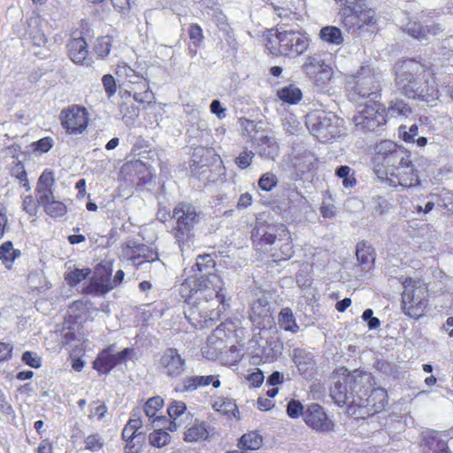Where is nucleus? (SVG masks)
<instances>
[{
    "label": "nucleus",
    "instance_id": "f257e3e1",
    "mask_svg": "<svg viewBox=\"0 0 453 453\" xmlns=\"http://www.w3.org/2000/svg\"><path fill=\"white\" fill-rule=\"evenodd\" d=\"M190 272L195 274L188 275L180 287L187 305L185 317L196 327L211 326L226 310L223 282L214 258L211 254L198 255Z\"/></svg>",
    "mask_w": 453,
    "mask_h": 453
},
{
    "label": "nucleus",
    "instance_id": "f03ea898",
    "mask_svg": "<svg viewBox=\"0 0 453 453\" xmlns=\"http://www.w3.org/2000/svg\"><path fill=\"white\" fill-rule=\"evenodd\" d=\"M395 83L402 94L411 99L433 104L439 99V89L434 75L414 59H404L395 65Z\"/></svg>",
    "mask_w": 453,
    "mask_h": 453
},
{
    "label": "nucleus",
    "instance_id": "7ed1b4c3",
    "mask_svg": "<svg viewBox=\"0 0 453 453\" xmlns=\"http://www.w3.org/2000/svg\"><path fill=\"white\" fill-rule=\"evenodd\" d=\"M371 375L361 373L358 371L353 372L343 369V372L334 377V386L330 389V395L334 403L339 405H357L364 403L362 399L367 395V389H363L365 384H370Z\"/></svg>",
    "mask_w": 453,
    "mask_h": 453
},
{
    "label": "nucleus",
    "instance_id": "20e7f679",
    "mask_svg": "<svg viewBox=\"0 0 453 453\" xmlns=\"http://www.w3.org/2000/svg\"><path fill=\"white\" fill-rule=\"evenodd\" d=\"M309 46L308 38L300 31L279 30L269 39L267 48L272 54L296 57L303 54Z\"/></svg>",
    "mask_w": 453,
    "mask_h": 453
},
{
    "label": "nucleus",
    "instance_id": "39448f33",
    "mask_svg": "<svg viewBox=\"0 0 453 453\" xmlns=\"http://www.w3.org/2000/svg\"><path fill=\"white\" fill-rule=\"evenodd\" d=\"M173 218L176 219L174 237L180 251L185 247L190 248L192 239L191 230L199 221V214L190 203H179L173 211Z\"/></svg>",
    "mask_w": 453,
    "mask_h": 453
},
{
    "label": "nucleus",
    "instance_id": "423d86ee",
    "mask_svg": "<svg viewBox=\"0 0 453 453\" xmlns=\"http://www.w3.org/2000/svg\"><path fill=\"white\" fill-rule=\"evenodd\" d=\"M352 121L357 131L377 132L387 122L385 107L371 99L365 104L359 105Z\"/></svg>",
    "mask_w": 453,
    "mask_h": 453
},
{
    "label": "nucleus",
    "instance_id": "0eeeda50",
    "mask_svg": "<svg viewBox=\"0 0 453 453\" xmlns=\"http://www.w3.org/2000/svg\"><path fill=\"white\" fill-rule=\"evenodd\" d=\"M342 122L334 113L321 111L309 116L306 126L319 141L328 142L340 135Z\"/></svg>",
    "mask_w": 453,
    "mask_h": 453
},
{
    "label": "nucleus",
    "instance_id": "6e6552de",
    "mask_svg": "<svg viewBox=\"0 0 453 453\" xmlns=\"http://www.w3.org/2000/svg\"><path fill=\"white\" fill-rule=\"evenodd\" d=\"M354 79L355 85L349 92V98L351 101L357 102L360 98L375 100L380 96V73L375 70L369 66H362Z\"/></svg>",
    "mask_w": 453,
    "mask_h": 453
},
{
    "label": "nucleus",
    "instance_id": "1a4fd4ad",
    "mask_svg": "<svg viewBox=\"0 0 453 453\" xmlns=\"http://www.w3.org/2000/svg\"><path fill=\"white\" fill-rule=\"evenodd\" d=\"M427 291L419 281L406 280L403 282L402 294L403 310L409 317L418 319L423 314L427 305Z\"/></svg>",
    "mask_w": 453,
    "mask_h": 453
},
{
    "label": "nucleus",
    "instance_id": "9d476101",
    "mask_svg": "<svg viewBox=\"0 0 453 453\" xmlns=\"http://www.w3.org/2000/svg\"><path fill=\"white\" fill-rule=\"evenodd\" d=\"M375 22V12L364 0H357L343 9L342 23L349 30H359Z\"/></svg>",
    "mask_w": 453,
    "mask_h": 453
},
{
    "label": "nucleus",
    "instance_id": "9b49d317",
    "mask_svg": "<svg viewBox=\"0 0 453 453\" xmlns=\"http://www.w3.org/2000/svg\"><path fill=\"white\" fill-rule=\"evenodd\" d=\"M375 161L388 169L400 167L411 161L410 152L390 140H385L375 147Z\"/></svg>",
    "mask_w": 453,
    "mask_h": 453
},
{
    "label": "nucleus",
    "instance_id": "f8f14e48",
    "mask_svg": "<svg viewBox=\"0 0 453 453\" xmlns=\"http://www.w3.org/2000/svg\"><path fill=\"white\" fill-rule=\"evenodd\" d=\"M111 271L102 266L96 268L95 276L90 283L83 289L85 294L103 296L121 283L125 277L122 270L117 271L113 279H111Z\"/></svg>",
    "mask_w": 453,
    "mask_h": 453
},
{
    "label": "nucleus",
    "instance_id": "ddd939ff",
    "mask_svg": "<svg viewBox=\"0 0 453 453\" xmlns=\"http://www.w3.org/2000/svg\"><path fill=\"white\" fill-rule=\"evenodd\" d=\"M386 180L389 186L410 188L419 185L418 171L414 168L411 160L405 165L388 169L386 171Z\"/></svg>",
    "mask_w": 453,
    "mask_h": 453
},
{
    "label": "nucleus",
    "instance_id": "4468645a",
    "mask_svg": "<svg viewBox=\"0 0 453 453\" xmlns=\"http://www.w3.org/2000/svg\"><path fill=\"white\" fill-rule=\"evenodd\" d=\"M60 119L66 132L81 134L88 126V111L86 108L73 104L61 111Z\"/></svg>",
    "mask_w": 453,
    "mask_h": 453
},
{
    "label": "nucleus",
    "instance_id": "2eb2a0df",
    "mask_svg": "<svg viewBox=\"0 0 453 453\" xmlns=\"http://www.w3.org/2000/svg\"><path fill=\"white\" fill-rule=\"evenodd\" d=\"M303 418L308 426L319 433L334 431V423L327 417L322 406L318 403L308 405L303 411Z\"/></svg>",
    "mask_w": 453,
    "mask_h": 453
},
{
    "label": "nucleus",
    "instance_id": "dca6fc26",
    "mask_svg": "<svg viewBox=\"0 0 453 453\" xmlns=\"http://www.w3.org/2000/svg\"><path fill=\"white\" fill-rule=\"evenodd\" d=\"M159 362L164 374L171 379L180 378L187 368L186 359L181 357L175 348L166 349L163 352Z\"/></svg>",
    "mask_w": 453,
    "mask_h": 453
},
{
    "label": "nucleus",
    "instance_id": "f3484780",
    "mask_svg": "<svg viewBox=\"0 0 453 453\" xmlns=\"http://www.w3.org/2000/svg\"><path fill=\"white\" fill-rule=\"evenodd\" d=\"M257 126L254 121H249L245 129L254 142L257 143L259 156L274 160L279 155V145L276 139L264 134L260 136L251 135V131H257Z\"/></svg>",
    "mask_w": 453,
    "mask_h": 453
},
{
    "label": "nucleus",
    "instance_id": "a211bd4d",
    "mask_svg": "<svg viewBox=\"0 0 453 453\" xmlns=\"http://www.w3.org/2000/svg\"><path fill=\"white\" fill-rule=\"evenodd\" d=\"M210 384L215 388H219L221 382L219 380V375L187 376L176 384L175 391L179 393L193 392L200 388L209 386Z\"/></svg>",
    "mask_w": 453,
    "mask_h": 453
},
{
    "label": "nucleus",
    "instance_id": "6ab92c4d",
    "mask_svg": "<svg viewBox=\"0 0 453 453\" xmlns=\"http://www.w3.org/2000/svg\"><path fill=\"white\" fill-rule=\"evenodd\" d=\"M67 52L70 59L78 65H89L88 43L82 37L73 38L67 43Z\"/></svg>",
    "mask_w": 453,
    "mask_h": 453
},
{
    "label": "nucleus",
    "instance_id": "aec40b11",
    "mask_svg": "<svg viewBox=\"0 0 453 453\" xmlns=\"http://www.w3.org/2000/svg\"><path fill=\"white\" fill-rule=\"evenodd\" d=\"M372 383L370 382V384H365V388H363V389H367V395L362 399L364 403L361 406H371L374 412H379L388 403V393L382 388L370 389Z\"/></svg>",
    "mask_w": 453,
    "mask_h": 453
},
{
    "label": "nucleus",
    "instance_id": "412c9836",
    "mask_svg": "<svg viewBox=\"0 0 453 453\" xmlns=\"http://www.w3.org/2000/svg\"><path fill=\"white\" fill-rule=\"evenodd\" d=\"M126 254L134 262L140 257L143 258L144 260L138 262V265H142L144 262L158 260L157 253L145 244H136L135 242L129 243L127 246Z\"/></svg>",
    "mask_w": 453,
    "mask_h": 453
},
{
    "label": "nucleus",
    "instance_id": "4be33fe9",
    "mask_svg": "<svg viewBox=\"0 0 453 453\" xmlns=\"http://www.w3.org/2000/svg\"><path fill=\"white\" fill-rule=\"evenodd\" d=\"M290 357L301 374H306L315 367L313 355L303 349H294Z\"/></svg>",
    "mask_w": 453,
    "mask_h": 453
},
{
    "label": "nucleus",
    "instance_id": "5701e85b",
    "mask_svg": "<svg viewBox=\"0 0 453 453\" xmlns=\"http://www.w3.org/2000/svg\"><path fill=\"white\" fill-rule=\"evenodd\" d=\"M303 70L310 77L321 73L325 78L330 79L332 74L331 67L326 65L323 59L315 56H309L306 58L303 65Z\"/></svg>",
    "mask_w": 453,
    "mask_h": 453
},
{
    "label": "nucleus",
    "instance_id": "b1692460",
    "mask_svg": "<svg viewBox=\"0 0 453 453\" xmlns=\"http://www.w3.org/2000/svg\"><path fill=\"white\" fill-rule=\"evenodd\" d=\"M187 406L181 401H173L168 407L167 411L172 421L168 426L171 432L176 431L181 426H184L183 418H188L189 413L186 412Z\"/></svg>",
    "mask_w": 453,
    "mask_h": 453
},
{
    "label": "nucleus",
    "instance_id": "393cba45",
    "mask_svg": "<svg viewBox=\"0 0 453 453\" xmlns=\"http://www.w3.org/2000/svg\"><path fill=\"white\" fill-rule=\"evenodd\" d=\"M115 73L119 78L138 87H146V83L149 82L142 74L138 73L124 62L117 65Z\"/></svg>",
    "mask_w": 453,
    "mask_h": 453
},
{
    "label": "nucleus",
    "instance_id": "a878e982",
    "mask_svg": "<svg viewBox=\"0 0 453 453\" xmlns=\"http://www.w3.org/2000/svg\"><path fill=\"white\" fill-rule=\"evenodd\" d=\"M114 345L103 350L94 362V368L100 373L106 374L111 372L118 364L112 353Z\"/></svg>",
    "mask_w": 453,
    "mask_h": 453
},
{
    "label": "nucleus",
    "instance_id": "bb28decb",
    "mask_svg": "<svg viewBox=\"0 0 453 453\" xmlns=\"http://www.w3.org/2000/svg\"><path fill=\"white\" fill-rule=\"evenodd\" d=\"M55 179L53 173L49 170H44L39 177L36 185L37 201H47V196H51L52 186Z\"/></svg>",
    "mask_w": 453,
    "mask_h": 453
},
{
    "label": "nucleus",
    "instance_id": "cd10ccee",
    "mask_svg": "<svg viewBox=\"0 0 453 453\" xmlns=\"http://www.w3.org/2000/svg\"><path fill=\"white\" fill-rule=\"evenodd\" d=\"M356 256L362 270L369 271L372 267L375 260V253L373 249L365 242H361L357 244Z\"/></svg>",
    "mask_w": 453,
    "mask_h": 453
},
{
    "label": "nucleus",
    "instance_id": "c85d7f7f",
    "mask_svg": "<svg viewBox=\"0 0 453 453\" xmlns=\"http://www.w3.org/2000/svg\"><path fill=\"white\" fill-rule=\"evenodd\" d=\"M44 208V211L52 218L63 217L66 211V206L62 202L55 200L54 196H47V201H37Z\"/></svg>",
    "mask_w": 453,
    "mask_h": 453
},
{
    "label": "nucleus",
    "instance_id": "c756f323",
    "mask_svg": "<svg viewBox=\"0 0 453 453\" xmlns=\"http://www.w3.org/2000/svg\"><path fill=\"white\" fill-rule=\"evenodd\" d=\"M277 95L280 100L289 104H298L303 97L301 89L294 84L280 88Z\"/></svg>",
    "mask_w": 453,
    "mask_h": 453
},
{
    "label": "nucleus",
    "instance_id": "7c9ffc66",
    "mask_svg": "<svg viewBox=\"0 0 453 453\" xmlns=\"http://www.w3.org/2000/svg\"><path fill=\"white\" fill-rule=\"evenodd\" d=\"M207 426L204 422H196L184 433V440L188 442L197 441L208 437Z\"/></svg>",
    "mask_w": 453,
    "mask_h": 453
},
{
    "label": "nucleus",
    "instance_id": "2f4dec72",
    "mask_svg": "<svg viewBox=\"0 0 453 453\" xmlns=\"http://www.w3.org/2000/svg\"><path fill=\"white\" fill-rule=\"evenodd\" d=\"M278 323L281 328L294 334L297 333L300 328L290 308L281 309L279 313Z\"/></svg>",
    "mask_w": 453,
    "mask_h": 453
},
{
    "label": "nucleus",
    "instance_id": "473e14b6",
    "mask_svg": "<svg viewBox=\"0 0 453 453\" xmlns=\"http://www.w3.org/2000/svg\"><path fill=\"white\" fill-rule=\"evenodd\" d=\"M282 343L278 340L267 341L265 346L262 349V358L265 363L275 360L282 353Z\"/></svg>",
    "mask_w": 453,
    "mask_h": 453
},
{
    "label": "nucleus",
    "instance_id": "72a5a7b5",
    "mask_svg": "<svg viewBox=\"0 0 453 453\" xmlns=\"http://www.w3.org/2000/svg\"><path fill=\"white\" fill-rule=\"evenodd\" d=\"M20 256V250H15L12 242L7 241L0 246V260L6 268H11L14 260Z\"/></svg>",
    "mask_w": 453,
    "mask_h": 453
},
{
    "label": "nucleus",
    "instance_id": "f704fd0d",
    "mask_svg": "<svg viewBox=\"0 0 453 453\" xmlns=\"http://www.w3.org/2000/svg\"><path fill=\"white\" fill-rule=\"evenodd\" d=\"M263 442L262 436L257 432L244 434L238 442V447L242 449L256 450L260 448Z\"/></svg>",
    "mask_w": 453,
    "mask_h": 453
},
{
    "label": "nucleus",
    "instance_id": "c9c22d12",
    "mask_svg": "<svg viewBox=\"0 0 453 453\" xmlns=\"http://www.w3.org/2000/svg\"><path fill=\"white\" fill-rule=\"evenodd\" d=\"M319 37L322 41L340 45L343 42V36L340 28L334 26H326L320 29Z\"/></svg>",
    "mask_w": 453,
    "mask_h": 453
},
{
    "label": "nucleus",
    "instance_id": "e433bc0d",
    "mask_svg": "<svg viewBox=\"0 0 453 453\" xmlns=\"http://www.w3.org/2000/svg\"><path fill=\"white\" fill-rule=\"evenodd\" d=\"M212 406L213 409L219 412L239 418L237 416L239 414V411L235 403L232 399L219 397L214 402Z\"/></svg>",
    "mask_w": 453,
    "mask_h": 453
},
{
    "label": "nucleus",
    "instance_id": "4c0bfd02",
    "mask_svg": "<svg viewBox=\"0 0 453 453\" xmlns=\"http://www.w3.org/2000/svg\"><path fill=\"white\" fill-rule=\"evenodd\" d=\"M268 301L266 298H258L254 301L250 307V318L253 322H257L260 318L267 316Z\"/></svg>",
    "mask_w": 453,
    "mask_h": 453
},
{
    "label": "nucleus",
    "instance_id": "58836bf2",
    "mask_svg": "<svg viewBox=\"0 0 453 453\" xmlns=\"http://www.w3.org/2000/svg\"><path fill=\"white\" fill-rule=\"evenodd\" d=\"M411 113V107L402 99H395L391 102L390 106L388 109L387 116H405L407 117Z\"/></svg>",
    "mask_w": 453,
    "mask_h": 453
},
{
    "label": "nucleus",
    "instance_id": "ea45409f",
    "mask_svg": "<svg viewBox=\"0 0 453 453\" xmlns=\"http://www.w3.org/2000/svg\"><path fill=\"white\" fill-rule=\"evenodd\" d=\"M404 31L419 41L426 39L425 26L419 20L410 19L405 25Z\"/></svg>",
    "mask_w": 453,
    "mask_h": 453
},
{
    "label": "nucleus",
    "instance_id": "a19ab883",
    "mask_svg": "<svg viewBox=\"0 0 453 453\" xmlns=\"http://www.w3.org/2000/svg\"><path fill=\"white\" fill-rule=\"evenodd\" d=\"M91 273L89 268L74 269L65 273V280L71 287H75L81 281L85 280Z\"/></svg>",
    "mask_w": 453,
    "mask_h": 453
},
{
    "label": "nucleus",
    "instance_id": "79ce46f5",
    "mask_svg": "<svg viewBox=\"0 0 453 453\" xmlns=\"http://www.w3.org/2000/svg\"><path fill=\"white\" fill-rule=\"evenodd\" d=\"M170 434L163 429L154 430L149 435V442L151 446L162 448L170 442Z\"/></svg>",
    "mask_w": 453,
    "mask_h": 453
},
{
    "label": "nucleus",
    "instance_id": "37998d69",
    "mask_svg": "<svg viewBox=\"0 0 453 453\" xmlns=\"http://www.w3.org/2000/svg\"><path fill=\"white\" fill-rule=\"evenodd\" d=\"M318 159L315 155L310 151H305L300 157L296 158L295 165L299 167L301 172L310 171L316 167Z\"/></svg>",
    "mask_w": 453,
    "mask_h": 453
},
{
    "label": "nucleus",
    "instance_id": "c03bdc74",
    "mask_svg": "<svg viewBox=\"0 0 453 453\" xmlns=\"http://www.w3.org/2000/svg\"><path fill=\"white\" fill-rule=\"evenodd\" d=\"M251 238L254 242L259 241L265 244H273L276 236L273 233L267 231L265 226H260L252 231Z\"/></svg>",
    "mask_w": 453,
    "mask_h": 453
},
{
    "label": "nucleus",
    "instance_id": "a18cd8bd",
    "mask_svg": "<svg viewBox=\"0 0 453 453\" xmlns=\"http://www.w3.org/2000/svg\"><path fill=\"white\" fill-rule=\"evenodd\" d=\"M11 174L12 177H15L20 186L26 188L27 191L31 189L29 185V181L27 179V175L25 170V166L22 163L18 162L11 170Z\"/></svg>",
    "mask_w": 453,
    "mask_h": 453
},
{
    "label": "nucleus",
    "instance_id": "49530a36",
    "mask_svg": "<svg viewBox=\"0 0 453 453\" xmlns=\"http://www.w3.org/2000/svg\"><path fill=\"white\" fill-rule=\"evenodd\" d=\"M27 34L34 47L43 48L46 46L47 38L38 27L29 25Z\"/></svg>",
    "mask_w": 453,
    "mask_h": 453
},
{
    "label": "nucleus",
    "instance_id": "de8ad7c7",
    "mask_svg": "<svg viewBox=\"0 0 453 453\" xmlns=\"http://www.w3.org/2000/svg\"><path fill=\"white\" fill-rule=\"evenodd\" d=\"M111 48V38L109 36H101L96 39L94 50L98 57L104 58L107 57Z\"/></svg>",
    "mask_w": 453,
    "mask_h": 453
},
{
    "label": "nucleus",
    "instance_id": "09e8293b",
    "mask_svg": "<svg viewBox=\"0 0 453 453\" xmlns=\"http://www.w3.org/2000/svg\"><path fill=\"white\" fill-rule=\"evenodd\" d=\"M163 399L159 396L150 398L144 405V412L149 418L156 417L157 412L163 407Z\"/></svg>",
    "mask_w": 453,
    "mask_h": 453
},
{
    "label": "nucleus",
    "instance_id": "8fccbe9b",
    "mask_svg": "<svg viewBox=\"0 0 453 453\" xmlns=\"http://www.w3.org/2000/svg\"><path fill=\"white\" fill-rule=\"evenodd\" d=\"M283 129L288 134H294L301 129L300 122L294 114H287L282 119Z\"/></svg>",
    "mask_w": 453,
    "mask_h": 453
},
{
    "label": "nucleus",
    "instance_id": "3c124183",
    "mask_svg": "<svg viewBox=\"0 0 453 453\" xmlns=\"http://www.w3.org/2000/svg\"><path fill=\"white\" fill-rule=\"evenodd\" d=\"M139 88L142 89V91L134 92L133 98L134 101L140 104H150L155 99L153 92L150 90L149 82L146 83V87H139Z\"/></svg>",
    "mask_w": 453,
    "mask_h": 453
},
{
    "label": "nucleus",
    "instance_id": "603ef678",
    "mask_svg": "<svg viewBox=\"0 0 453 453\" xmlns=\"http://www.w3.org/2000/svg\"><path fill=\"white\" fill-rule=\"evenodd\" d=\"M277 183L278 178L272 173H265L258 180V186L261 189L265 191H271L277 186Z\"/></svg>",
    "mask_w": 453,
    "mask_h": 453
},
{
    "label": "nucleus",
    "instance_id": "864d4df0",
    "mask_svg": "<svg viewBox=\"0 0 453 453\" xmlns=\"http://www.w3.org/2000/svg\"><path fill=\"white\" fill-rule=\"evenodd\" d=\"M255 154L251 150L245 149L240 155L235 158V164L241 169H246L249 167L253 160Z\"/></svg>",
    "mask_w": 453,
    "mask_h": 453
},
{
    "label": "nucleus",
    "instance_id": "5fc2aeb1",
    "mask_svg": "<svg viewBox=\"0 0 453 453\" xmlns=\"http://www.w3.org/2000/svg\"><path fill=\"white\" fill-rule=\"evenodd\" d=\"M372 203L373 211L379 215H383L389 211L388 201L381 196L372 197Z\"/></svg>",
    "mask_w": 453,
    "mask_h": 453
},
{
    "label": "nucleus",
    "instance_id": "6e6d98bb",
    "mask_svg": "<svg viewBox=\"0 0 453 453\" xmlns=\"http://www.w3.org/2000/svg\"><path fill=\"white\" fill-rule=\"evenodd\" d=\"M102 83L108 98H111L116 93V81L111 74H104L102 78Z\"/></svg>",
    "mask_w": 453,
    "mask_h": 453
},
{
    "label": "nucleus",
    "instance_id": "4d7b16f0",
    "mask_svg": "<svg viewBox=\"0 0 453 453\" xmlns=\"http://www.w3.org/2000/svg\"><path fill=\"white\" fill-rule=\"evenodd\" d=\"M22 361L33 368H39L42 365L41 357L36 353L31 351L23 353Z\"/></svg>",
    "mask_w": 453,
    "mask_h": 453
},
{
    "label": "nucleus",
    "instance_id": "13d9d810",
    "mask_svg": "<svg viewBox=\"0 0 453 453\" xmlns=\"http://www.w3.org/2000/svg\"><path fill=\"white\" fill-rule=\"evenodd\" d=\"M38 202L36 203L32 196H26L23 200V210L30 216H35L37 212Z\"/></svg>",
    "mask_w": 453,
    "mask_h": 453
},
{
    "label": "nucleus",
    "instance_id": "bf43d9fd",
    "mask_svg": "<svg viewBox=\"0 0 453 453\" xmlns=\"http://www.w3.org/2000/svg\"><path fill=\"white\" fill-rule=\"evenodd\" d=\"M144 440L136 438L126 441L125 453H140Z\"/></svg>",
    "mask_w": 453,
    "mask_h": 453
},
{
    "label": "nucleus",
    "instance_id": "052dcab7",
    "mask_svg": "<svg viewBox=\"0 0 453 453\" xmlns=\"http://www.w3.org/2000/svg\"><path fill=\"white\" fill-rule=\"evenodd\" d=\"M303 407L300 402L292 400L288 403L287 412L290 418H296L303 413Z\"/></svg>",
    "mask_w": 453,
    "mask_h": 453
},
{
    "label": "nucleus",
    "instance_id": "680f3d73",
    "mask_svg": "<svg viewBox=\"0 0 453 453\" xmlns=\"http://www.w3.org/2000/svg\"><path fill=\"white\" fill-rule=\"evenodd\" d=\"M404 127H400V133L402 134L403 140L406 142H414L415 137L418 135V127L416 124L411 125L409 127V130H404Z\"/></svg>",
    "mask_w": 453,
    "mask_h": 453
},
{
    "label": "nucleus",
    "instance_id": "e2e57ef3",
    "mask_svg": "<svg viewBox=\"0 0 453 453\" xmlns=\"http://www.w3.org/2000/svg\"><path fill=\"white\" fill-rule=\"evenodd\" d=\"M127 424L135 433H141L139 430L142 426V421L141 416H140V410H134L133 411L132 416Z\"/></svg>",
    "mask_w": 453,
    "mask_h": 453
},
{
    "label": "nucleus",
    "instance_id": "0e129e2a",
    "mask_svg": "<svg viewBox=\"0 0 453 453\" xmlns=\"http://www.w3.org/2000/svg\"><path fill=\"white\" fill-rule=\"evenodd\" d=\"M189 38L197 45L203 39V30L197 24H191L188 30Z\"/></svg>",
    "mask_w": 453,
    "mask_h": 453
},
{
    "label": "nucleus",
    "instance_id": "69168bd1",
    "mask_svg": "<svg viewBox=\"0 0 453 453\" xmlns=\"http://www.w3.org/2000/svg\"><path fill=\"white\" fill-rule=\"evenodd\" d=\"M426 39L427 35H431L434 36L440 35L443 33L444 28L440 23L432 22L431 24L425 25Z\"/></svg>",
    "mask_w": 453,
    "mask_h": 453
},
{
    "label": "nucleus",
    "instance_id": "338daca9",
    "mask_svg": "<svg viewBox=\"0 0 453 453\" xmlns=\"http://www.w3.org/2000/svg\"><path fill=\"white\" fill-rule=\"evenodd\" d=\"M35 149L42 152H48L53 146V141L50 137H44L37 141Z\"/></svg>",
    "mask_w": 453,
    "mask_h": 453
},
{
    "label": "nucleus",
    "instance_id": "774afa93",
    "mask_svg": "<svg viewBox=\"0 0 453 453\" xmlns=\"http://www.w3.org/2000/svg\"><path fill=\"white\" fill-rule=\"evenodd\" d=\"M85 443L86 448L91 450H98L103 446L98 436L95 434L88 435L85 440Z\"/></svg>",
    "mask_w": 453,
    "mask_h": 453
}]
</instances>
